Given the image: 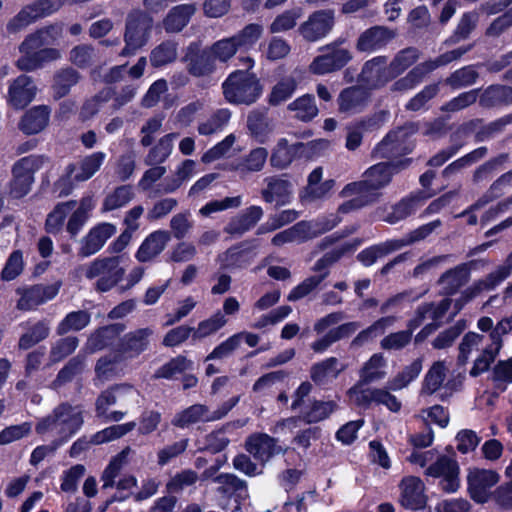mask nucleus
Wrapping results in <instances>:
<instances>
[{
  "instance_id": "57",
  "label": "nucleus",
  "mask_w": 512,
  "mask_h": 512,
  "mask_svg": "<svg viewBox=\"0 0 512 512\" xmlns=\"http://www.w3.org/2000/svg\"><path fill=\"white\" fill-rule=\"evenodd\" d=\"M89 323L90 314L87 311H73L68 313L59 323L57 333L59 335H64L70 331H79L85 328Z\"/></svg>"
},
{
  "instance_id": "63",
  "label": "nucleus",
  "mask_w": 512,
  "mask_h": 512,
  "mask_svg": "<svg viewBox=\"0 0 512 512\" xmlns=\"http://www.w3.org/2000/svg\"><path fill=\"white\" fill-rule=\"evenodd\" d=\"M426 72L421 64L415 66L404 77L398 79L391 86V91L405 93L414 89L426 76Z\"/></svg>"
},
{
  "instance_id": "29",
  "label": "nucleus",
  "mask_w": 512,
  "mask_h": 512,
  "mask_svg": "<svg viewBox=\"0 0 512 512\" xmlns=\"http://www.w3.org/2000/svg\"><path fill=\"white\" fill-rule=\"evenodd\" d=\"M122 361L123 358L119 352H111L99 358L95 365V384H103L121 375L123 372Z\"/></svg>"
},
{
  "instance_id": "31",
  "label": "nucleus",
  "mask_w": 512,
  "mask_h": 512,
  "mask_svg": "<svg viewBox=\"0 0 512 512\" xmlns=\"http://www.w3.org/2000/svg\"><path fill=\"white\" fill-rule=\"evenodd\" d=\"M195 12L194 4L177 5L171 8L163 19V28L167 33H178L187 26Z\"/></svg>"
},
{
  "instance_id": "18",
  "label": "nucleus",
  "mask_w": 512,
  "mask_h": 512,
  "mask_svg": "<svg viewBox=\"0 0 512 512\" xmlns=\"http://www.w3.org/2000/svg\"><path fill=\"white\" fill-rule=\"evenodd\" d=\"M37 91L33 78L21 74L9 83L6 101L14 109H23L34 100Z\"/></svg>"
},
{
  "instance_id": "30",
  "label": "nucleus",
  "mask_w": 512,
  "mask_h": 512,
  "mask_svg": "<svg viewBox=\"0 0 512 512\" xmlns=\"http://www.w3.org/2000/svg\"><path fill=\"white\" fill-rule=\"evenodd\" d=\"M345 369L346 365L338 358L329 357L311 367L310 377L316 384L325 385L335 380Z\"/></svg>"
},
{
  "instance_id": "58",
  "label": "nucleus",
  "mask_w": 512,
  "mask_h": 512,
  "mask_svg": "<svg viewBox=\"0 0 512 512\" xmlns=\"http://www.w3.org/2000/svg\"><path fill=\"white\" fill-rule=\"evenodd\" d=\"M295 154L296 146L289 145L285 138H281L272 151L270 158L271 165L279 169L286 168L292 162Z\"/></svg>"
},
{
  "instance_id": "10",
  "label": "nucleus",
  "mask_w": 512,
  "mask_h": 512,
  "mask_svg": "<svg viewBox=\"0 0 512 512\" xmlns=\"http://www.w3.org/2000/svg\"><path fill=\"white\" fill-rule=\"evenodd\" d=\"M238 402V396L232 397L213 412H210L205 405L194 404L176 413L171 423L175 427L184 429L199 422L216 421L226 416Z\"/></svg>"
},
{
  "instance_id": "50",
  "label": "nucleus",
  "mask_w": 512,
  "mask_h": 512,
  "mask_svg": "<svg viewBox=\"0 0 512 512\" xmlns=\"http://www.w3.org/2000/svg\"><path fill=\"white\" fill-rule=\"evenodd\" d=\"M247 127L259 142H264L268 134L273 130V126L266 114L258 111H252L248 115Z\"/></svg>"
},
{
  "instance_id": "51",
  "label": "nucleus",
  "mask_w": 512,
  "mask_h": 512,
  "mask_svg": "<svg viewBox=\"0 0 512 512\" xmlns=\"http://www.w3.org/2000/svg\"><path fill=\"white\" fill-rule=\"evenodd\" d=\"M343 217L339 216L336 212L328 215H323L313 221H302L308 224L307 237L308 239L314 238L320 234L326 233L341 223Z\"/></svg>"
},
{
  "instance_id": "11",
  "label": "nucleus",
  "mask_w": 512,
  "mask_h": 512,
  "mask_svg": "<svg viewBox=\"0 0 512 512\" xmlns=\"http://www.w3.org/2000/svg\"><path fill=\"white\" fill-rule=\"evenodd\" d=\"M409 160L399 163H378L368 168L364 173V179L355 181V184H362V191L373 197V203L378 199V190L387 186L394 174L408 165Z\"/></svg>"
},
{
  "instance_id": "8",
  "label": "nucleus",
  "mask_w": 512,
  "mask_h": 512,
  "mask_svg": "<svg viewBox=\"0 0 512 512\" xmlns=\"http://www.w3.org/2000/svg\"><path fill=\"white\" fill-rule=\"evenodd\" d=\"M152 28V18L142 11H133L127 16L124 33L125 47L121 56L134 55L137 50L145 46L149 40Z\"/></svg>"
},
{
  "instance_id": "15",
  "label": "nucleus",
  "mask_w": 512,
  "mask_h": 512,
  "mask_svg": "<svg viewBox=\"0 0 512 512\" xmlns=\"http://www.w3.org/2000/svg\"><path fill=\"white\" fill-rule=\"evenodd\" d=\"M426 475L440 478L439 486L446 493H454L460 487L459 465L449 456H440L426 469Z\"/></svg>"
},
{
  "instance_id": "38",
  "label": "nucleus",
  "mask_w": 512,
  "mask_h": 512,
  "mask_svg": "<svg viewBox=\"0 0 512 512\" xmlns=\"http://www.w3.org/2000/svg\"><path fill=\"white\" fill-rule=\"evenodd\" d=\"M396 320L397 318L395 316H386L378 319L369 327L359 332L357 336L352 340L351 346L361 347L365 345L372 339L384 334L388 328L394 325Z\"/></svg>"
},
{
  "instance_id": "61",
  "label": "nucleus",
  "mask_w": 512,
  "mask_h": 512,
  "mask_svg": "<svg viewBox=\"0 0 512 512\" xmlns=\"http://www.w3.org/2000/svg\"><path fill=\"white\" fill-rule=\"evenodd\" d=\"M337 408L334 401H314L303 412V419L308 423H317L329 417Z\"/></svg>"
},
{
  "instance_id": "23",
  "label": "nucleus",
  "mask_w": 512,
  "mask_h": 512,
  "mask_svg": "<svg viewBox=\"0 0 512 512\" xmlns=\"http://www.w3.org/2000/svg\"><path fill=\"white\" fill-rule=\"evenodd\" d=\"M362 184H355L350 182L346 184L339 192V197L347 199L337 208L336 213L339 216L355 212L365 206L373 203V197L369 194H365L361 189Z\"/></svg>"
},
{
  "instance_id": "20",
  "label": "nucleus",
  "mask_w": 512,
  "mask_h": 512,
  "mask_svg": "<svg viewBox=\"0 0 512 512\" xmlns=\"http://www.w3.org/2000/svg\"><path fill=\"white\" fill-rule=\"evenodd\" d=\"M60 284L54 283L49 285H34L25 289H18V294L21 295L17 302V308L20 310H33L37 306L52 300L59 292Z\"/></svg>"
},
{
  "instance_id": "4",
  "label": "nucleus",
  "mask_w": 512,
  "mask_h": 512,
  "mask_svg": "<svg viewBox=\"0 0 512 512\" xmlns=\"http://www.w3.org/2000/svg\"><path fill=\"white\" fill-rule=\"evenodd\" d=\"M106 157L105 152L97 151L67 165L64 175L55 183L56 190L62 196L70 194L76 183L88 181L101 169Z\"/></svg>"
},
{
  "instance_id": "37",
  "label": "nucleus",
  "mask_w": 512,
  "mask_h": 512,
  "mask_svg": "<svg viewBox=\"0 0 512 512\" xmlns=\"http://www.w3.org/2000/svg\"><path fill=\"white\" fill-rule=\"evenodd\" d=\"M177 138V133H169L161 137L145 156V165L152 166L164 163L171 155L174 147V141Z\"/></svg>"
},
{
  "instance_id": "60",
  "label": "nucleus",
  "mask_w": 512,
  "mask_h": 512,
  "mask_svg": "<svg viewBox=\"0 0 512 512\" xmlns=\"http://www.w3.org/2000/svg\"><path fill=\"white\" fill-rule=\"evenodd\" d=\"M136 427L134 421L124 424L112 425L101 431H98L92 436L93 444H102L105 442L113 441L128 434Z\"/></svg>"
},
{
  "instance_id": "2",
  "label": "nucleus",
  "mask_w": 512,
  "mask_h": 512,
  "mask_svg": "<svg viewBox=\"0 0 512 512\" xmlns=\"http://www.w3.org/2000/svg\"><path fill=\"white\" fill-rule=\"evenodd\" d=\"M81 406L61 403L51 413L38 420L35 431L42 437H51L59 445L68 442L84 423Z\"/></svg>"
},
{
  "instance_id": "19",
  "label": "nucleus",
  "mask_w": 512,
  "mask_h": 512,
  "mask_svg": "<svg viewBox=\"0 0 512 512\" xmlns=\"http://www.w3.org/2000/svg\"><path fill=\"white\" fill-rule=\"evenodd\" d=\"M394 77L388 65L387 57L377 56L368 60L360 73L359 80L369 89H378Z\"/></svg>"
},
{
  "instance_id": "33",
  "label": "nucleus",
  "mask_w": 512,
  "mask_h": 512,
  "mask_svg": "<svg viewBox=\"0 0 512 512\" xmlns=\"http://www.w3.org/2000/svg\"><path fill=\"white\" fill-rule=\"evenodd\" d=\"M153 335V329L146 327L129 332L124 335L120 343V352L129 356H137L145 351L149 344V338Z\"/></svg>"
},
{
  "instance_id": "13",
  "label": "nucleus",
  "mask_w": 512,
  "mask_h": 512,
  "mask_svg": "<svg viewBox=\"0 0 512 512\" xmlns=\"http://www.w3.org/2000/svg\"><path fill=\"white\" fill-rule=\"evenodd\" d=\"M499 480L500 476L494 470L470 468L467 474L468 493L476 503H486L494 497L491 489Z\"/></svg>"
},
{
  "instance_id": "41",
  "label": "nucleus",
  "mask_w": 512,
  "mask_h": 512,
  "mask_svg": "<svg viewBox=\"0 0 512 512\" xmlns=\"http://www.w3.org/2000/svg\"><path fill=\"white\" fill-rule=\"evenodd\" d=\"M268 158V151L263 147H257L245 155L234 169L240 174L259 172L263 169Z\"/></svg>"
},
{
  "instance_id": "64",
  "label": "nucleus",
  "mask_w": 512,
  "mask_h": 512,
  "mask_svg": "<svg viewBox=\"0 0 512 512\" xmlns=\"http://www.w3.org/2000/svg\"><path fill=\"white\" fill-rule=\"evenodd\" d=\"M297 88L296 79L292 76L282 78L275 84L269 96L272 105H278L288 100Z\"/></svg>"
},
{
  "instance_id": "62",
  "label": "nucleus",
  "mask_w": 512,
  "mask_h": 512,
  "mask_svg": "<svg viewBox=\"0 0 512 512\" xmlns=\"http://www.w3.org/2000/svg\"><path fill=\"white\" fill-rule=\"evenodd\" d=\"M231 113L228 109L217 110L210 118L198 125L200 135H212L221 131L230 120Z\"/></svg>"
},
{
  "instance_id": "14",
  "label": "nucleus",
  "mask_w": 512,
  "mask_h": 512,
  "mask_svg": "<svg viewBox=\"0 0 512 512\" xmlns=\"http://www.w3.org/2000/svg\"><path fill=\"white\" fill-rule=\"evenodd\" d=\"M182 62L187 72L194 77H204L216 70V62L208 48L198 42H191L184 51Z\"/></svg>"
},
{
  "instance_id": "42",
  "label": "nucleus",
  "mask_w": 512,
  "mask_h": 512,
  "mask_svg": "<svg viewBox=\"0 0 512 512\" xmlns=\"http://www.w3.org/2000/svg\"><path fill=\"white\" fill-rule=\"evenodd\" d=\"M487 343H489L487 336L478 334L476 332H468L462 338V341L459 345L458 362L461 365L466 364L473 351H478L480 352L479 355H481L483 348Z\"/></svg>"
},
{
  "instance_id": "48",
  "label": "nucleus",
  "mask_w": 512,
  "mask_h": 512,
  "mask_svg": "<svg viewBox=\"0 0 512 512\" xmlns=\"http://www.w3.org/2000/svg\"><path fill=\"white\" fill-rule=\"evenodd\" d=\"M130 452L131 448L126 447L112 458L108 466L103 471L101 477L104 489L113 487L115 485V478L118 476L123 467L128 463V456Z\"/></svg>"
},
{
  "instance_id": "36",
  "label": "nucleus",
  "mask_w": 512,
  "mask_h": 512,
  "mask_svg": "<svg viewBox=\"0 0 512 512\" xmlns=\"http://www.w3.org/2000/svg\"><path fill=\"white\" fill-rule=\"evenodd\" d=\"M196 173V162L191 159L182 161L172 176L166 177L161 183V190L164 193H173L181 185L190 180Z\"/></svg>"
},
{
  "instance_id": "21",
  "label": "nucleus",
  "mask_w": 512,
  "mask_h": 512,
  "mask_svg": "<svg viewBox=\"0 0 512 512\" xmlns=\"http://www.w3.org/2000/svg\"><path fill=\"white\" fill-rule=\"evenodd\" d=\"M117 231L114 224L102 222L92 227L89 232L81 239L79 255L89 257L94 255L105 245Z\"/></svg>"
},
{
  "instance_id": "27",
  "label": "nucleus",
  "mask_w": 512,
  "mask_h": 512,
  "mask_svg": "<svg viewBox=\"0 0 512 512\" xmlns=\"http://www.w3.org/2000/svg\"><path fill=\"white\" fill-rule=\"evenodd\" d=\"M50 114L51 109L48 106H34L24 113L18 127L26 135L38 134L48 126Z\"/></svg>"
},
{
  "instance_id": "53",
  "label": "nucleus",
  "mask_w": 512,
  "mask_h": 512,
  "mask_svg": "<svg viewBox=\"0 0 512 512\" xmlns=\"http://www.w3.org/2000/svg\"><path fill=\"white\" fill-rule=\"evenodd\" d=\"M422 370L421 359L414 360L411 364L407 365L401 372H399L393 379L388 382L390 390H401L407 387L414 381Z\"/></svg>"
},
{
  "instance_id": "46",
  "label": "nucleus",
  "mask_w": 512,
  "mask_h": 512,
  "mask_svg": "<svg viewBox=\"0 0 512 512\" xmlns=\"http://www.w3.org/2000/svg\"><path fill=\"white\" fill-rule=\"evenodd\" d=\"M76 201L59 203L47 216L45 228L48 233L56 234L61 231L64 221L69 213L75 208Z\"/></svg>"
},
{
  "instance_id": "7",
  "label": "nucleus",
  "mask_w": 512,
  "mask_h": 512,
  "mask_svg": "<svg viewBox=\"0 0 512 512\" xmlns=\"http://www.w3.org/2000/svg\"><path fill=\"white\" fill-rule=\"evenodd\" d=\"M63 4L64 0H34L24 5L20 11L8 21L6 30L9 34H17L37 20L55 13Z\"/></svg>"
},
{
  "instance_id": "22",
  "label": "nucleus",
  "mask_w": 512,
  "mask_h": 512,
  "mask_svg": "<svg viewBox=\"0 0 512 512\" xmlns=\"http://www.w3.org/2000/svg\"><path fill=\"white\" fill-rule=\"evenodd\" d=\"M427 502L425 485L415 476L405 477L400 483V503L411 510L423 509Z\"/></svg>"
},
{
  "instance_id": "55",
  "label": "nucleus",
  "mask_w": 512,
  "mask_h": 512,
  "mask_svg": "<svg viewBox=\"0 0 512 512\" xmlns=\"http://www.w3.org/2000/svg\"><path fill=\"white\" fill-rule=\"evenodd\" d=\"M263 34V27L256 23L246 25L242 30L232 36L238 49L249 50Z\"/></svg>"
},
{
  "instance_id": "24",
  "label": "nucleus",
  "mask_w": 512,
  "mask_h": 512,
  "mask_svg": "<svg viewBox=\"0 0 512 512\" xmlns=\"http://www.w3.org/2000/svg\"><path fill=\"white\" fill-rule=\"evenodd\" d=\"M370 101L368 89L362 86H351L343 89L338 98L339 111L347 114H356L365 109Z\"/></svg>"
},
{
  "instance_id": "43",
  "label": "nucleus",
  "mask_w": 512,
  "mask_h": 512,
  "mask_svg": "<svg viewBox=\"0 0 512 512\" xmlns=\"http://www.w3.org/2000/svg\"><path fill=\"white\" fill-rule=\"evenodd\" d=\"M135 194L130 185H121L108 193L102 203V212H109L126 206Z\"/></svg>"
},
{
  "instance_id": "9",
  "label": "nucleus",
  "mask_w": 512,
  "mask_h": 512,
  "mask_svg": "<svg viewBox=\"0 0 512 512\" xmlns=\"http://www.w3.org/2000/svg\"><path fill=\"white\" fill-rule=\"evenodd\" d=\"M416 131L417 126L414 123H408L389 132L374 148L373 157L382 159L410 153L414 147L410 138Z\"/></svg>"
},
{
  "instance_id": "26",
  "label": "nucleus",
  "mask_w": 512,
  "mask_h": 512,
  "mask_svg": "<svg viewBox=\"0 0 512 512\" xmlns=\"http://www.w3.org/2000/svg\"><path fill=\"white\" fill-rule=\"evenodd\" d=\"M266 187L261 191L262 198L267 203L286 205L292 197V184L287 179L278 176L265 178Z\"/></svg>"
},
{
  "instance_id": "32",
  "label": "nucleus",
  "mask_w": 512,
  "mask_h": 512,
  "mask_svg": "<svg viewBox=\"0 0 512 512\" xmlns=\"http://www.w3.org/2000/svg\"><path fill=\"white\" fill-rule=\"evenodd\" d=\"M469 278L470 271L465 264L449 269L438 280L440 292L444 295H453L469 281Z\"/></svg>"
},
{
  "instance_id": "3",
  "label": "nucleus",
  "mask_w": 512,
  "mask_h": 512,
  "mask_svg": "<svg viewBox=\"0 0 512 512\" xmlns=\"http://www.w3.org/2000/svg\"><path fill=\"white\" fill-rule=\"evenodd\" d=\"M240 60L247 70L232 72L222 84L223 93L230 103L251 104L259 98L261 86L257 77L248 71L254 66V60L250 57Z\"/></svg>"
},
{
  "instance_id": "28",
  "label": "nucleus",
  "mask_w": 512,
  "mask_h": 512,
  "mask_svg": "<svg viewBox=\"0 0 512 512\" xmlns=\"http://www.w3.org/2000/svg\"><path fill=\"white\" fill-rule=\"evenodd\" d=\"M393 37L394 34L387 28L375 26L359 36L356 48L361 52H373L386 46Z\"/></svg>"
},
{
  "instance_id": "5",
  "label": "nucleus",
  "mask_w": 512,
  "mask_h": 512,
  "mask_svg": "<svg viewBox=\"0 0 512 512\" xmlns=\"http://www.w3.org/2000/svg\"><path fill=\"white\" fill-rule=\"evenodd\" d=\"M120 256L97 258L79 268L87 279L97 278L95 287L100 292L111 290L122 280L126 269L121 266Z\"/></svg>"
},
{
  "instance_id": "16",
  "label": "nucleus",
  "mask_w": 512,
  "mask_h": 512,
  "mask_svg": "<svg viewBox=\"0 0 512 512\" xmlns=\"http://www.w3.org/2000/svg\"><path fill=\"white\" fill-rule=\"evenodd\" d=\"M334 25L332 10L313 12L298 28L299 34L308 42H316L326 37Z\"/></svg>"
},
{
  "instance_id": "44",
  "label": "nucleus",
  "mask_w": 512,
  "mask_h": 512,
  "mask_svg": "<svg viewBox=\"0 0 512 512\" xmlns=\"http://www.w3.org/2000/svg\"><path fill=\"white\" fill-rule=\"evenodd\" d=\"M385 366L384 356L380 353L373 354L360 371V382L369 384L383 379L386 375Z\"/></svg>"
},
{
  "instance_id": "25",
  "label": "nucleus",
  "mask_w": 512,
  "mask_h": 512,
  "mask_svg": "<svg viewBox=\"0 0 512 512\" xmlns=\"http://www.w3.org/2000/svg\"><path fill=\"white\" fill-rule=\"evenodd\" d=\"M170 239V233L166 230H156L150 233L139 246L135 258L141 263L154 260L162 253Z\"/></svg>"
},
{
  "instance_id": "45",
  "label": "nucleus",
  "mask_w": 512,
  "mask_h": 512,
  "mask_svg": "<svg viewBox=\"0 0 512 512\" xmlns=\"http://www.w3.org/2000/svg\"><path fill=\"white\" fill-rule=\"evenodd\" d=\"M178 56V43L165 40L157 45L150 54V62L154 67H162L174 62Z\"/></svg>"
},
{
  "instance_id": "34",
  "label": "nucleus",
  "mask_w": 512,
  "mask_h": 512,
  "mask_svg": "<svg viewBox=\"0 0 512 512\" xmlns=\"http://www.w3.org/2000/svg\"><path fill=\"white\" fill-rule=\"evenodd\" d=\"M360 326V323L356 321L341 324L338 327L329 330L320 339L314 341L311 345V348L316 353H323L333 343L354 334L360 328Z\"/></svg>"
},
{
  "instance_id": "39",
  "label": "nucleus",
  "mask_w": 512,
  "mask_h": 512,
  "mask_svg": "<svg viewBox=\"0 0 512 512\" xmlns=\"http://www.w3.org/2000/svg\"><path fill=\"white\" fill-rule=\"evenodd\" d=\"M123 329V326L120 324H114L98 329L88 338L86 349L90 353L104 349L112 343L114 337L122 332Z\"/></svg>"
},
{
  "instance_id": "1",
  "label": "nucleus",
  "mask_w": 512,
  "mask_h": 512,
  "mask_svg": "<svg viewBox=\"0 0 512 512\" xmlns=\"http://www.w3.org/2000/svg\"><path fill=\"white\" fill-rule=\"evenodd\" d=\"M61 35L62 26L59 24L45 26L28 34L19 45L21 56L15 63L16 67L21 71L32 72L60 59V51L47 46L55 43Z\"/></svg>"
},
{
  "instance_id": "6",
  "label": "nucleus",
  "mask_w": 512,
  "mask_h": 512,
  "mask_svg": "<svg viewBox=\"0 0 512 512\" xmlns=\"http://www.w3.org/2000/svg\"><path fill=\"white\" fill-rule=\"evenodd\" d=\"M49 159L44 155H29L16 161L12 167V180L10 194L14 198L27 195L35 181V173L41 169Z\"/></svg>"
},
{
  "instance_id": "35",
  "label": "nucleus",
  "mask_w": 512,
  "mask_h": 512,
  "mask_svg": "<svg viewBox=\"0 0 512 512\" xmlns=\"http://www.w3.org/2000/svg\"><path fill=\"white\" fill-rule=\"evenodd\" d=\"M263 209L260 206H250L234 217L226 226L229 234L241 235L253 228L262 218Z\"/></svg>"
},
{
  "instance_id": "52",
  "label": "nucleus",
  "mask_w": 512,
  "mask_h": 512,
  "mask_svg": "<svg viewBox=\"0 0 512 512\" xmlns=\"http://www.w3.org/2000/svg\"><path fill=\"white\" fill-rule=\"evenodd\" d=\"M288 109L295 112V117L302 121H309L317 116L318 108L315 99L310 94H305L291 102Z\"/></svg>"
},
{
  "instance_id": "12",
  "label": "nucleus",
  "mask_w": 512,
  "mask_h": 512,
  "mask_svg": "<svg viewBox=\"0 0 512 512\" xmlns=\"http://www.w3.org/2000/svg\"><path fill=\"white\" fill-rule=\"evenodd\" d=\"M510 331L512 330L504 318L497 322L495 327L487 336L489 343L486 344V346L483 348L482 354L479 355L474 361V365L470 370L471 376L476 377L489 369L491 363L495 360L500 349L502 348V337L507 335Z\"/></svg>"
},
{
  "instance_id": "56",
  "label": "nucleus",
  "mask_w": 512,
  "mask_h": 512,
  "mask_svg": "<svg viewBox=\"0 0 512 512\" xmlns=\"http://www.w3.org/2000/svg\"><path fill=\"white\" fill-rule=\"evenodd\" d=\"M420 57L416 48H405L399 51L389 64L392 76L395 78L411 67Z\"/></svg>"
},
{
  "instance_id": "40",
  "label": "nucleus",
  "mask_w": 512,
  "mask_h": 512,
  "mask_svg": "<svg viewBox=\"0 0 512 512\" xmlns=\"http://www.w3.org/2000/svg\"><path fill=\"white\" fill-rule=\"evenodd\" d=\"M400 248H402V243L396 242V240H388L362 250L358 254L357 258L364 266H371L378 259H381Z\"/></svg>"
},
{
  "instance_id": "59",
  "label": "nucleus",
  "mask_w": 512,
  "mask_h": 512,
  "mask_svg": "<svg viewBox=\"0 0 512 512\" xmlns=\"http://www.w3.org/2000/svg\"><path fill=\"white\" fill-rule=\"evenodd\" d=\"M308 227V224L300 221L292 227L274 235L272 238V244L275 246H282L292 242H303L308 239L306 230Z\"/></svg>"
},
{
  "instance_id": "47",
  "label": "nucleus",
  "mask_w": 512,
  "mask_h": 512,
  "mask_svg": "<svg viewBox=\"0 0 512 512\" xmlns=\"http://www.w3.org/2000/svg\"><path fill=\"white\" fill-rule=\"evenodd\" d=\"M227 324V319L221 311H217L211 317L199 322L196 328H193V340H202L219 331Z\"/></svg>"
},
{
  "instance_id": "17",
  "label": "nucleus",
  "mask_w": 512,
  "mask_h": 512,
  "mask_svg": "<svg viewBox=\"0 0 512 512\" xmlns=\"http://www.w3.org/2000/svg\"><path fill=\"white\" fill-rule=\"evenodd\" d=\"M246 451L262 465L267 463L275 455L284 453V449L278 444V440L266 433H254L245 441Z\"/></svg>"
},
{
  "instance_id": "54",
  "label": "nucleus",
  "mask_w": 512,
  "mask_h": 512,
  "mask_svg": "<svg viewBox=\"0 0 512 512\" xmlns=\"http://www.w3.org/2000/svg\"><path fill=\"white\" fill-rule=\"evenodd\" d=\"M446 372L444 361L435 362L425 375L422 391L427 394L436 392L443 384Z\"/></svg>"
},
{
  "instance_id": "49",
  "label": "nucleus",
  "mask_w": 512,
  "mask_h": 512,
  "mask_svg": "<svg viewBox=\"0 0 512 512\" xmlns=\"http://www.w3.org/2000/svg\"><path fill=\"white\" fill-rule=\"evenodd\" d=\"M480 103L485 107L512 103V87L503 85L490 86L481 95Z\"/></svg>"
}]
</instances>
